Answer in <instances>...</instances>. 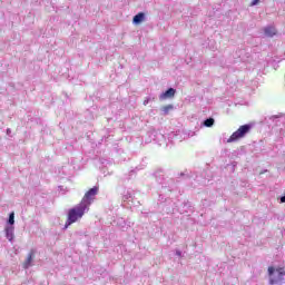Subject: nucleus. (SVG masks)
<instances>
[{
  "label": "nucleus",
  "instance_id": "f257e3e1",
  "mask_svg": "<svg viewBox=\"0 0 285 285\" xmlns=\"http://www.w3.org/2000/svg\"><path fill=\"white\" fill-rule=\"evenodd\" d=\"M89 210L88 205L83 203L78 204L73 208H70L67 214V222L65 224V228L72 226L76 222H79L86 215V212Z\"/></svg>",
  "mask_w": 285,
  "mask_h": 285
},
{
  "label": "nucleus",
  "instance_id": "f03ea898",
  "mask_svg": "<svg viewBox=\"0 0 285 285\" xmlns=\"http://www.w3.org/2000/svg\"><path fill=\"white\" fill-rule=\"evenodd\" d=\"M268 275H269V284H278V282L284 281L285 271L283 267H268Z\"/></svg>",
  "mask_w": 285,
  "mask_h": 285
},
{
  "label": "nucleus",
  "instance_id": "7ed1b4c3",
  "mask_svg": "<svg viewBox=\"0 0 285 285\" xmlns=\"http://www.w3.org/2000/svg\"><path fill=\"white\" fill-rule=\"evenodd\" d=\"M250 125H243L240 126L235 132L232 134V136L228 138V144H232L233 141H238V139H243V137H246L248 132H250Z\"/></svg>",
  "mask_w": 285,
  "mask_h": 285
},
{
  "label": "nucleus",
  "instance_id": "20e7f679",
  "mask_svg": "<svg viewBox=\"0 0 285 285\" xmlns=\"http://www.w3.org/2000/svg\"><path fill=\"white\" fill-rule=\"evenodd\" d=\"M97 193H99V187H94L90 188L83 196L82 200L80 202V204H83L85 206H87V208H89L90 204H92V200L95 199V196L97 195Z\"/></svg>",
  "mask_w": 285,
  "mask_h": 285
},
{
  "label": "nucleus",
  "instance_id": "39448f33",
  "mask_svg": "<svg viewBox=\"0 0 285 285\" xmlns=\"http://www.w3.org/2000/svg\"><path fill=\"white\" fill-rule=\"evenodd\" d=\"M36 253L37 252L35 249H30L26 261L22 263V268L28 269L30 266H32Z\"/></svg>",
  "mask_w": 285,
  "mask_h": 285
},
{
  "label": "nucleus",
  "instance_id": "423d86ee",
  "mask_svg": "<svg viewBox=\"0 0 285 285\" xmlns=\"http://www.w3.org/2000/svg\"><path fill=\"white\" fill-rule=\"evenodd\" d=\"M177 90H175V88H169L168 90H166L165 92H163L159 96L160 101H166V99H173V97H175Z\"/></svg>",
  "mask_w": 285,
  "mask_h": 285
},
{
  "label": "nucleus",
  "instance_id": "0eeeda50",
  "mask_svg": "<svg viewBox=\"0 0 285 285\" xmlns=\"http://www.w3.org/2000/svg\"><path fill=\"white\" fill-rule=\"evenodd\" d=\"M142 21H146V14L144 12H139L132 19V23L136 26H139V23H142Z\"/></svg>",
  "mask_w": 285,
  "mask_h": 285
},
{
  "label": "nucleus",
  "instance_id": "6e6552de",
  "mask_svg": "<svg viewBox=\"0 0 285 285\" xmlns=\"http://www.w3.org/2000/svg\"><path fill=\"white\" fill-rule=\"evenodd\" d=\"M264 32L266 37H275V35H277V30L274 27H266Z\"/></svg>",
  "mask_w": 285,
  "mask_h": 285
},
{
  "label": "nucleus",
  "instance_id": "1a4fd4ad",
  "mask_svg": "<svg viewBox=\"0 0 285 285\" xmlns=\"http://www.w3.org/2000/svg\"><path fill=\"white\" fill-rule=\"evenodd\" d=\"M7 233V239H9V242H12V239L14 238V229L12 227L7 228L6 229Z\"/></svg>",
  "mask_w": 285,
  "mask_h": 285
},
{
  "label": "nucleus",
  "instance_id": "9d476101",
  "mask_svg": "<svg viewBox=\"0 0 285 285\" xmlns=\"http://www.w3.org/2000/svg\"><path fill=\"white\" fill-rule=\"evenodd\" d=\"M215 125V119L213 118H208L204 121V126H206V128H212V126Z\"/></svg>",
  "mask_w": 285,
  "mask_h": 285
},
{
  "label": "nucleus",
  "instance_id": "9b49d317",
  "mask_svg": "<svg viewBox=\"0 0 285 285\" xmlns=\"http://www.w3.org/2000/svg\"><path fill=\"white\" fill-rule=\"evenodd\" d=\"M9 224L11 226L14 224V213L13 212L9 215Z\"/></svg>",
  "mask_w": 285,
  "mask_h": 285
},
{
  "label": "nucleus",
  "instance_id": "f8f14e48",
  "mask_svg": "<svg viewBox=\"0 0 285 285\" xmlns=\"http://www.w3.org/2000/svg\"><path fill=\"white\" fill-rule=\"evenodd\" d=\"M259 3V0H253L252 6H257Z\"/></svg>",
  "mask_w": 285,
  "mask_h": 285
},
{
  "label": "nucleus",
  "instance_id": "ddd939ff",
  "mask_svg": "<svg viewBox=\"0 0 285 285\" xmlns=\"http://www.w3.org/2000/svg\"><path fill=\"white\" fill-rule=\"evenodd\" d=\"M149 101H150V99H146V100L144 101V106H147Z\"/></svg>",
  "mask_w": 285,
  "mask_h": 285
},
{
  "label": "nucleus",
  "instance_id": "4468645a",
  "mask_svg": "<svg viewBox=\"0 0 285 285\" xmlns=\"http://www.w3.org/2000/svg\"><path fill=\"white\" fill-rule=\"evenodd\" d=\"M281 203L285 204V196L281 197Z\"/></svg>",
  "mask_w": 285,
  "mask_h": 285
},
{
  "label": "nucleus",
  "instance_id": "2eb2a0df",
  "mask_svg": "<svg viewBox=\"0 0 285 285\" xmlns=\"http://www.w3.org/2000/svg\"><path fill=\"white\" fill-rule=\"evenodd\" d=\"M166 108H173V106L168 105V106H166Z\"/></svg>",
  "mask_w": 285,
  "mask_h": 285
},
{
  "label": "nucleus",
  "instance_id": "dca6fc26",
  "mask_svg": "<svg viewBox=\"0 0 285 285\" xmlns=\"http://www.w3.org/2000/svg\"><path fill=\"white\" fill-rule=\"evenodd\" d=\"M165 112H168V109H165Z\"/></svg>",
  "mask_w": 285,
  "mask_h": 285
}]
</instances>
